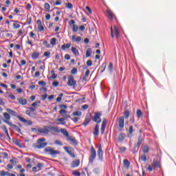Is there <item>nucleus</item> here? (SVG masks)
<instances>
[{"mask_svg": "<svg viewBox=\"0 0 176 176\" xmlns=\"http://www.w3.org/2000/svg\"><path fill=\"white\" fill-rule=\"evenodd\" d=\"M38 131H39L40 134H43L44 135H47L49 133L54 131V133H61L67 139L69 137V133H68L67 129H58V126L44 125L43 128L38 129Z\"/></svg>", "mask_w": 176, "mask_h": 176, "instance_id": "obj_1", "label": "nucleus"}, {"mask_svg": "<svg viewBox=\"0 0 176 176\" xmlns=\"http://www.w3.org/2000/svg\"><path fill=\"white\" fill-rule=\"evenodd\" d=\"M46 139L44 138H39L36 140V145L34 146L35 148L37 149H43L46 145H47V142H45Z\"/></svg>", "mask_w": 176, "mask_h": 176, "instance_id": "obj_2", "label": "nucleus"}, {"mask_svg": "<svg viewBox=\"0 0 176 176\" xmlns=\"http://www.w3.org/2000/svg\"><path fill=\"white\" fill-rule=\"evenodd\" d=\"M97 156V152L96 151V149L94 146L91 147V151H90V155L89 157V162L91 164H93L94 163V160H96V157Z\"/></svg>", "mask_w": 176, "mask_h": 176, "instance_id": "obj_3", "label": "nucleus"}, {"mask_svg": "<svg viewBox=\"0 0 176 176\" xmlns=\"http://www.w3.org/2000/svg\"><path fill=\"white\" fill-rule=\"evenodd\" d=\"M102 116V112L98 111L94 113V116L92 117L93 122H95V123L100 124L101 122V116Z\"/></svg>", "mask_w": 176, "mask_h": 176, "instance_id": "obj_4", "label": "nucleus"}, {"mask_svg": "<svg viewBox=\"0 0 176 176\" xmlns=\"http://www.w3.org/2000/svg\"><path fill=\"white\" fill-rule=\"evenodd\" d=\"M45 152L51 155V156H57V155H60V151L54 150V148H52V147H47L45 148Z\"/></svg>", "mask_w": 176, "mask_h": 176, "instance_id": "obj_5", "label": "nucleus"}, {"mask_svg": "<svg viewBox=\"0 0 176 176\" xmlns=\"http://www.w3.org/2000/svg\"><path fill=\"white\" fill-rule=\"evenodd\" d=\"M63 148L65 149V152L68 153L70 157H75V150H74V148L71 146H65Z\"/></svg>", "mask_w": 176, "mask_h": 176, "instance_id": "obj_6", "label": "nucleus"}, {"mask_svg": "<svg viewBox=\"0 0 176 176\" xmlns=\"http://www.w3.org/2000/svg\"><path fill=\"white\" fill-rule=\"evenodd\" d=\"M3 118H4V123H6V124H8V126H10L12 124V122H10V115H9V113H3Z\"/></svg>", "mask_w": 176, "mask_h": 176, "instance_id": "obj_7", "label": "nucleus"}, {"mask_svg": "<svg viewBox=\"0 0 176 176\" xmlns=\"http://www.w3.org/2000/svg\"><path fill=\"white\" fill-rule=\"evenodd\" d=\"M67 85L68 86H73V87H75L76 85V80L74 78V76H70L68 78V82H67Z\"/></svg>", "mask_w": 176, "mask_h": 176, "instance_id": "obj_8", "label": "nucleus"}, {"mask_svg": "<svg viewBox=\"0 0 176 176\" xmlns=\"http://www.w3.org/2000/svg\"><path fill=\"white\" fill-rule=\"evenodd\" d=\"M69 24L70 27H72V25L73 32H78V30H79V28L78 27V25H75V21H74L73 19L70 20Z\"/></svg>", "mask_w": 176, "mask_h": 176, "instance_id": "obj_9", "label": "nucleus"}, {"mask_svg": "<svg viewBox=\"0 0 176 176\" xmlns=\"http://www.w3.org/2000/svg\"><path fill=\"white\" fill-rule=\"evenodd\" d=\"M97 152L98 157L100 162H102V155H104V152L102 151V147L101 146V145L99 146Z\"/></svg>", "mask_w": 176, "mask_h": 176, "instance_id": "obj_10", "label": "nucleus"}, {"mask_svg": "<svg viewBox=\"0 0 176 176\" xmlns=\"http://www.w3.org/2000/svg\"><path fill=\"white\" fill-rule=\"evenodd\" d=\"M152 166L154 170L156 168H160V167H162V166L160 165V162H159L156 159H153Z\"/></svg>", "mask_w": 176, "mask_h": 176, "instance_id": "obj_11", "label": "nucleus"}, {"mask_svg": "<svg viewBox=\"0 0 176 176\" xmlns=\"http://www.w3.org/2000/svg\"><path fill=\"white\" fill-rule=\"evenodd\" d=\"M118 126L120 129H123L124 127V116H121L118 118Z\"/></svg>", "mask_w": 176, "mask_h": 176, "instance_id": "obj_12", "label": "nucleus"}, {"mask_svg": "<svg viewBox=\"0 0 176 176\" xmlns=\"http://www.w3.org/2000/svg\"><path fill=\"white\" fill-rule=\"evenodd\" d=\"M18 119L20 120V122L26 124L28 126H32V121H28L25 118H23L21 116H18Z\"/></svg>", "mask_w": 176, "mask_h": 176, "instance_id": "obj_13", "label": "nucleus"}, {"mask_svg": "<svg viewBox=\"0 0 176 176\" xmlns=\"http://www.w3.org/2000/svg\"><path fill=\"white\" fill-rule=\"evenodd\" d=\"M6 111L10 115H12V116H14L19 119V116H20L17 115V112L10 109H6Z\"/></svg>", "mask_w": 176, "mask_h": 176, "instance_id": "obj_14", "label": "nucleus"}, {"mask_svg": "<svg viewBox=\"0 0 176 176\" xmlns=\"http://www.w3.org/2000/svg\"><path fill=\"white\" fill-rule=\"evenodd\" d=\"M94 135H96V137H98V135L100 134V125L97 124L94 129Z\"/></svg>", "mask_w": 176, "mask_h": 176, "instance_id": "obj_15", "label": "nucleus"}, {"mask_svg": "<svg viewBox=\"0 0 176 176\" xmlns=\"http://www.w3.org/2000/svg\"><path fill=\"white\" fill-rule=\"evenodd\" d=\"M105 127H107V120L104 119L102 121L101 129H100L101 134H104V133L105 131Z\"/></svg>", "mask_w": 176, "mask_h": 176, "instance_id": "obj_16", "label": "nucleus"}, {"mask_svg": "<svg viewBox=\"0 0 176 176\" xmlns=\"http://www.w3.org/2000/svg\"><path fill=\"white\" fill-rule=\"evenodd\" d=\"M80 164V160H76L74 161L72 164H71V168H75L76 167H79V165Z\"/></svg>", "mask_w": 176, "mask_h": 176, "instance_id": "obj_17", "label": "nucleus"}, {"mask_svg": "<svg viewBox=\"0 0 176 176\" xmlns=\"http://www.w3.org/2000/svg\"><path fill=\"white\" fill-rule=\"evenodd\" d=\"M67 141H69L73 144V145H78V140L74 137L69 136L68 138L67 139Z\"/></svg>", "mask_w": 176, "mask_h": 176, "instance_id": "obj_18", "label": "nucleus"}, {"mask_svg": "<svg viewBox=\"0 0 176 176\" xmlns=\"http://www.w3.org/2000/svg\"><path fill=\"white\" fill-rule=\"evenodd\" d=\"M142 141H144V137H142V135H140L138 137V141L137 144H135V147L140 148V146L141 145V144H142Z\"/></svg>", "mask_w": 176, "mask_h": 176, "instance_id": "obj_19", "label": "nucleus"}, {"mask_svg": "<svg viewBox=\"0 0 176 176\" xmlns=\"http://www.w3.org/2000/svg\"><path fill=\"white\" fill-rule=\"evenodd\" d=\"M39 56H41V53H39V52L34 51L32 54V60H36V58H39Z\"/></svg>", "mask_w": 176, "mask_h": 176, "instance_id": "obj_20", "label": "nucleus"}, {"mask_svg": "<svg viewBox=\"0 0 176 176\" xmlns=\"http://www.w3.org/2000/svg\"><path fill=\"white\" fill-rule=\"evenodd\" d=\"M19 104H21V105H27V100L24 98H20L18 99Z\"/></svg>", "mask_w": 176, "mask_h": 176, "instance_id": "obj_21", "label": "nucleus"}, {"mask_svg": "<svg viewBox=\"0 0 176 176\" xmlns=\"http://www.w3.org/2000/svg\"><path fill=\"white\" fill-rule=\"evenodd\" d=\"M2 130H3V131H4L6 135L8 138V140H10V135H9V132L8 131V128H6V125H3Z\"/></svg>", "mask_w": 176, "mask_h": 176, "instance_id": "obj_22", "label": "nucleus"}, {"mask_svg": "<svg viewBox=\"0 0 176 176\" xmlns=\"http://www.w3.org/2000/svg\"><path fill=\"white\" fill-rule=\"evenodd\" d=\"M72 41L73 42H80V41H82V37L78 36L76 38V36L73 35V36H72Z\"/></svg>", "mask_w": 176, "mask_h": 176, "instance_id": "obj_23", "label": "nucleus"}, {"mask_svg": "<svg viewBox=\"0 0 176 176\" xmlns=\"http://www.w3.org/2000/svg\"><path fill=\"white\" fill-rule=\"evenodd\" d=\"M107 16H108L109 20H111V21L113 20V13L111 12V11L109 10H107Z\"/></svg>", "mask_w": 176, "mask_h": 176, "instance_id": "obj_24", "label": "nucleus"}, {"mask_svg": "<svg viewBox=\"0 0 176 176\" xmlns=\"http://www.w3.org/2000/svg\"><path fill=\"white\" fill-rule=\"evenodd\" d=\"M71 50L74 56H79V50L78 49H76L75 47H72Z\"/></svg>", "mask_w": 176, "mask_h": 176, "instance_id": "obj_25", "label": "nucleus"}, {"mask_svg": "<svg viewBox=\"0 0 176 176\" xmlns=\"http://www.w3.org/2000/svg\"><path fill=\"white\" fill-rule=\"evenodd\" d=\"M124 138H126V134L124 133H120L119 135H118V141L120 142H122V141H123L124 140Z\"/></svg>", "mask_w": 176, "mask_h": 176, "instance_id": "obj_26", "label": "nucleus"}, {"mask_svg": "<svg viewBox=\"0 0 176 176\" xmlns=\"http://www.w3.org/2000/svg\"><path fill=\"white\" fill-rule=\"evenodd\" d=\"M10 126L11 127H13V129H14L18 133H21V129L17 125L14 124H11Z\"/></svg>", "mask_w": 176, "mask_h": 176, "instance_id": "obj_27", "label": "nucleus"}, {"mask_svg": "<svg viewBox=\"0 0 176 176\" xmlns=\"http://www.w3.org/2000/svg\"><path fill=\"white\" fill-rule=\"evenodd\" d=\"M128 133H129V137H133V133H134V129H133V125H131L130 126H129V131H128Z\"/></svg>", "mask_w": 176, "mask_h": 176, "instance_id": "obj_28", "label": "nucleus"}, {"mask_svg": "<svg viewBox=\"0 0 176 176\" xmlns=\"http://www.w3.org/2000/svg\"><path fill=\"white\" fill-rule=\"evenodd\" d=\"M106 68H107V63H103L102 64L101 67L99 68V69L100 70V72L102 74V72H104V71H105Z\"/></svg>", "mask_w": 176, "mask_h": 176, "instance_id": "obj_29", "label": "nucleus"}, {"mask_svg": "<svg viewBox=\"0 0 176 176\" xmlns=\"http://www.w3.org/2000/svg\"><path fill=\"white\" fill-rule=\"evenodd\" d=\"M69 47H71V44H69V43L64 44L61 46L62 50H65L66 49H69Z\"/></svg>", "mask_w": 176, "mask_h": 176, "instance_id": "obj_30", "label": "nucleus"}, {"mask_svg": "<svg viewBox=\"0 0 176 176\" xmlns=\"http://www.w3.org/2000/svg\"><path fill=\"white\" fill-rule=\"evenodd\" d=\"M90 121H91L90 118H85V121L82 123V126H87V124L90 123Z\"/></svg>", "mask_w": 176, "mask_h": 176, "instance_id": "obj_31", "label": "nucleus"}, {"mask_svg": "<svg viewBox=\"0 0 176 176\" xmlns=\"http://www.w3.org/2000/svg\"><path fill=\"white\" fill-rule=\"evenodd\" d=\"M114 34L116 38H119V35H120V33L119 32V30L116 26L114 27Z\"/></svg>", "mask_w": 176, "mask_h": 176, "instance_id": "obj_32", "label": "nucleus"}, {"mask_svg": "<svg viewBox=\"0 0 176 176\" xmlns=\"http://www.w3.org/2000/svg\"><path fill=\"white\" fill-rule=\"evenodd\" d=\"M148 152H149V146H148V145H144L143 147V153H148Z\"/></svg>", "mask_w": 176, "mask_h": 176, "instance_id": "obj_33", "label": "nucleus"}, {"mask_svg": "<svg viewBox=\"0 0 176 176\" xmlns=\"http://www.w3.org/2000/svg\"><path fill=\"white\" fill-rule=\"evenodd\" d=\"M123 163L124 166H126V168H129V167H130V162L128 160H124Z\"/></svg>", "mask_w": 176, "mask_h": 176, "instance_id": "obj_34", "label": "nucleus"}, {"mask_svg": "<svg viewBox=\"0 0 176 176\" xmlns=\"http://www.w3.org/2000/svg\"><path fill=\"white\" fill-rule=\"evenodd\" d=\"M136 115H137L138 118H141V116H142V111H141V109H138L137 110Z\"/></svg>", "mask_w": 176, "mask_h": 176, "instance_id": "obj_35", "label": "nucleus"}, {"mask_svg": "<svg viewBox=\"0 0 176 176\" xmlns=\"http://www.w3.org/2000/svg\"><path fill=\"white\" fill-rule=\"evenodd\" d=\"M65 118H64V117L57 119V122H60V124H63V125L65 124Z\"/></svg>", "mask_w": 176, "mask_h": 176, "instance_id": "obj_36", "label": "nucleus"}, {"mask_svg": "<svg viewBox=\"0 0 176 176\" xmlns=\"http://www.w3.org/2000/svg\"><path fill=\"white\" fill-rule=\"evenodd\" d=\"M91 56V48H88L86 52V57H90Z\"/></svg>", "mask_w": 176, "mask_h": 176, "instance_id": "obj_37", "label": "nucleus"}, {"mask_svg": "<svg viewBox=\"0 0 176 176\" xmlns=\"http://www.w3.org/2000/svg\"><path fill=\"white\" fill-rule=\"evenodd\" d=\"M32 21V17L28 16L27 19H26V24H28V25H30V24H31Z\"/></svg>", "mask_w": 176, "mask_h": 176, "instance_id": "obj_38", "label": "nucleus"}, {"mask_svg": "<svg viewBox=\"0 0 176 176\" xmlns=\"http://www.w3.org/2000/svg\"><path fill=\"white\" fill-rule=\"evenodd\" d=\"M124 115L126 119H129V117L130 116V111L126 110L124 113Z\"/></svg>", "mask_w": 176, "mask_h": 176, "instance_id": "obj_39", "label": "nucleus"}, {"mask_svg": "<svg viewBox=\"0 0 176 176\" xmlns=\"http://www.w3.org/2000/svg\"><path fill=\"white\" fill-rule=\"evenodd\" d=\"M64 96V94H60L59 96L56 98L57 102H60L61 100H63L62 97Z\"/></svg>", "mask_w": 176, "mask_h": 176, "instance_id": "obj_40", "label": "nucleus"}, {"mask_svg": "<svg viewBox=\"0 0 176 176\" xmlns=\"http://www.w3.org/2000/svg\"><path fill=\"white\" fill-rule=\"evenodd\" d=\"M72 75H76V74H78V69L76 67L73 68L71 70Z\"/></svg>", "mask_w": 176, "mask_h": 176, "instance_id": "obj_41", "label": "nucleus"}, {"mask_svg": "<svg viewBox=\"0 0 176 176\" xmlns=\"http://www.w3.org/2000/svg\"><path fill=\"white\" fill-rule=\"evenodd\" d=\"M73 116H82V111H75L73 113Z\"/></svg>", "mask_w": 176, "mask_h": 176, "instance_id": "obj_42", "label": "nucleus"}, {"mask_svg": "<svg viewBox=\"0 0 176 176\" xmlns=\"http://www.w3.org/2000/svg\"><path fill=\"white\" fill-rule=\"evenodd\" d=\"M56 38H52L50 40V44H51L52 46H56Z\"/></svg>", "mask_w": 176, "mask_h": 176, "instance_id": "obj_43", "label": "nucleus"}, {"mask_svg": "<svg viewBox=\"0 0 176 176\" xmlns=\"http://www.w3.org/2000/svg\"><path fill=\"white\" fill-rule=\"evenodd\" d=\"M108 69L110 72H112V70L113 69V64L112 63L109 64Z\"/></svg>", "mask_w": 176, "mask_h": 176, "instance_id": "obj_44", "label": "nucleus"}, {"mask_svg": "<svg viewBox=\"0 0 176 176\" xmlns=\"http://www.w3.org/2000/svg\"><path fill=\"white\" fill-rule=\"evenodd\" d=\"M29 35L30 38H32L33 39H35L36 38V34H34V32H30Z\"/></svg>", "mask_w": 176, "mask_h": 176, "instance_id": "obj_45", "label": "nucleus"}, {"mask_svg": "<svg viewBox=\"0 0 176 176\" xmlns=\"http://www.w3.org/2000/svg\"><path fill=\"white\" fill-rule=\"evenodd\" d=\"M13 27L15 30H17V29L20 28L21 25H19V23L16 22V23H13Z\"/></svg>", "mask_w": 176, "mask_h": 176, "instance_id": "obj_46", "label": "nucleus"}, {"mask_svg": "<svg viewBox=\"0 0 176 176\" xmlns=\"http://www.w3.org/2000/svg\"><path fill=\"white\" fill-rule=\"evenodd\" d=\"M65 6L67 8V9H72V8H74V6L71 3H67Z\"/></svg>", "mask_w": 176, "mask_h": 176, "instance_id": "obj_47", "label": "nucleus"}, {"mask_svg": "<svg viewBox=\"0 0 176 176\" xmlns=\"http://www.w3.org/2000/svg\"><path fill=\"white\" fill-rule=\"evenodd\" d=\"M39 104H41V101L33 102L32 107H34V108H35V107H39Z\"/></svg>", "mask_w": 176, "mask_h": 176, "instance_id": "obj_48", "label": "nucleus"}, {"mask_svg": "<svg viewBox=\"0 0 176 176\" xmlns=\"http://www.w3.org/2000/svg\"><path fill=\"white\" fill-rule=\"evenodd\" d=\"M38 30L40 32H42V31L45 30V28H43V25H38Z\"/></svg>", "mask_w": 176, "mask_h": 176, "instance_id": "obj_49", "label": "nucleus"}, {"mask_svg": "<svg viewBox=\"0 0 176 176\" xmlns=\"http://www.w3.org/2000/svg\"><path fill=\"white\" fill-rule=\"evenodd\" d=\"M42 167H43V164H42V163L37 164V168L38 171H41V170H42Z\"/></svg>", "mask_w": 176, "mask_h": 176, "instance_id": "obj_50", "label": "nucleus"}, {"mask_svg": "<svg viewBox=\"0 0 176 176\" xmlns=\"http://www.w3.org/2000/svg\"><path fill=\"white\" fill-rule=\"evenodd\" d=\"M44 8L46 10H49V9H50V4H49L48 3H45L44 4Z\"/></svg>", "mask_w": 176, "mask_h": 176, "instance_id": "obj_51", "label": "nucleus"}, {"mask_svg": "<svg viewBox=\"0 0 176 176\" xmlns=\"http://www.w3.org/2000/svg\"><path fill=\"white\" fill-rule=\"evenodd\" d=\"M119 149L122 153H124V152H126V150L125 146L119 147Z\"/></svg>", "mask_w": 176, "mask_h": 176, "instance_id": "obj_52", "label": "nucleus"}, {"mask_svg": "<svg viewBox=\"0 0 176 176\" xmlns=\"http://www.w3.org/2000/svg\"><path fill=\"white\" fill-rule=\"evenodd\" d=\"M73 175H74V176H80V172H79L78 170H74L73 172Z\"/></svg>", "mask_w": 176, "mask_h": 176, "instance_id": "obj_53", "label": "nucleus"}, {"mask_svg": "<svg viewBox=\"0 0 176 176\" xmlns=\"http://www.w3.org/2000/svg\"><path fill=\"white\" fill-rule=\"evenodd\" d=\"M140 159L142 162H146V155H142L140 157Z\"/></svg>", "mask_w": 176, "mask_h": 176, "instance_id": "obj_54", "label": "nucleus"}, {"mask_svg": "<svg viewBox=\"0 0 176 176\" xmlns=\"http://www.w3.org/2000/svg\"><path fill=\"white\" fill-rule=\"evenodd\" d=\"M58 85H60V82H58V81H54L52 82V86H54V87H57V86H58Z\"/></svg>", "mask_w": 176, "mask_h": 176, "instance_id": "obj_55", "label": "nucleus"}, {"mask_svg": "<svg viewBox=\"0 0 176 176\" xmlns=\"http://www.w3.org/2000/svg\"><path fill=\"white\" fill-rule=\"evenodd\" d=\"M146 170H147V171H149L150 173H152V171H153V167H152V166H151V165H148Z\"/></svg>", "mask_w": 176, "mask_h": 176, "instance_id": "obj_56", "label": "nucleus"}, {"mask_svg": "<svg viewBox=\"0 0 176 176\" xmlns=\"http://www.w3.org/2000/svg\"><path fill=\"white\" fill-rule=\"evenodd\" d=\"M38 85H40V86H43V87H45V86H46V82H45V81L43 80L39 81Z\"/></svg>", "mask_w": 176, "mask_h": 176, "instance_id": "obj_57", "label": "nucleus"}, {"mask_svg": "<svg viewBox=\"0 0 176 176\" xmlns=\"http://www.w3.org/2000/svg\"><path fill=\"white\" fill-rule=\"evenodd\" d=\"M55 144L56 145H59L60 146H63V142H61L60 140H55Z\"/></svg>", "mask_w": 176, "mask_h": 176, "instance_id": "obj_58", "label": "nucleus"}, {"mask_svg": "<svg viewBox=\"0 0 176 176\" xmlns=\"http://www.w3.org/2000/svg\"><path fill=\"white\" fill-rule=\"evenodd\" d=\"M46 98H47V94H45L44 95H41V100L43 101H45V100H46Z\"/></svg>", "mask_w": 176, "mask_h": 176, "instance_id": "obj_59", "label": "nucleus"}, {"mask_svg": "<svg viewBox=\"0 0 176 176\" xmlns=\"http://www.w3.org/2000/svg\"><path fill=\"white\" fill-rule=\"evenodd\" d=\"M44 57H50V52H45L43 54Z\"/></svg>", "mask_w": 176, "mask_h": 176, "instance_id": "obj_60", "label": "nucleus"}, {"mask_svg": "<svg viewBox=\"0 0 176 176\" xmlns=\"http://www.w3.org/2000/svg\"><path fill=\"white\" fill-rule=\"evenodd\" d=\"M1 155L4 157V159H6L9 155L7 153H1Z\"/></svg>", "mask_w": 176, "mask_h": 176, "instance_id": "obj_61", "label": "nucleus"}, {"mask_svg": "<svg viewBox=\"0 0 176 176\" xmlns=\"http://www.w3.org/2000/svg\"><path fill=\"white\" fill-rule=\"evenodd\" d=\"M94 173H95V174H100V168H94Z\"/></svg>", "mask_w": 176, "mask_h": 176, "instance_id": "obj_62", "label": "nucleus"}, {"mask_svg": "<svg viewBox=\"0 0 176 176\" xmlns=\"http://www.w3.org/2000/svg\"><path fill=\"white\" fill-rule=\"evenodd\" d=\"M92 64H93V63L91 62V60H89L87 61V67H91Z\"/></svg>", "mask_w": 176, "mask_h": 176, "instance_id": "obj_63", "label": "nucleus"}, {"mask_svg": "<svg viewBox=\"0 0 176 176\" xmlns=\"http://www.w3.org/2000/svg\"><path fill=\"white\" fill-rule=\"evenodd\" d=\"M6 172H5L4 170H1L0 172V176H6Z\"/></svg>", "mask_w": 176, "mask_h": 176, "instance_id": "obj_64", "label": "nucleus"}]
</instances>
